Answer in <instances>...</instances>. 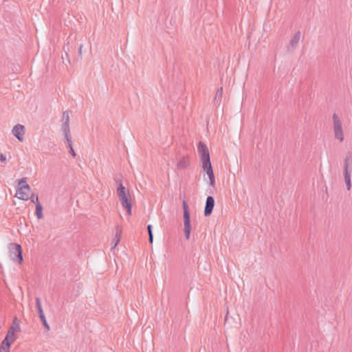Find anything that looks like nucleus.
Masks as SVG:
<instances>
[{"label":"nucleus","mask_w":352,"mask_h":352,"mask_svg":"<svg viewBox=\"0 0 352 352\" xmlns=\"http://www.w3.org/2000/svg\"><path fill=\"white\" fill-rule=\"evenodd\" d=\"M197 149L200 155L202 168L206 171L210 181V186H214L215 183L214 175L210 160L209 151L207 146L201 142L198 144Z\"/></svg>","instance_id":"nucleus-1"},{"label":"nucleus","mask_w":352,"mask_h":352,"mask_svg":"<svg viewBox=\"0 0 352 352\" xmlns=\"http://www.w3.org/2000/svg\"><path fill=\"white\" fill-rule=\"evenodd\" d=\"M20 323L16 317L14 318L12 324L0 346V352H9L10 345L16 340V332H20Z\"/></svg>","instance_id":"nucleus-2"},{"label":"nucleus","mask_w":352,"mask_h":352,"mask_svg":"<svg viewBox=\"0 0 352 352\" xmlns=\"http://www.w3.org/2000/svg\"><path fill=\"white\" fill-rule=\"evenodd\" d=\"M115 181L118 184L117 188V195L123 208L126 210L129 215L132 212L131 197L129 191L122 185L120 179L116 178Z\"/></svg>","instance_id":"nucleus-3"},{"label":"nucleus","mask_w":352,"mask_h":352,"mask_svg":"<svg viewBox=\"0 0 352 352\" xmlns=\"http://www.w3.org/2000/svg\"><path fill=\"white\" fill-rule=\"evenodd\" d=\"M18 190L15 197L19 199L27 201L29 199V192L30 191V186L27 184V178L23 177L19 180Z\"/></svg>","instance_id":"nucleus-4"},{"label":"nucleus","mask_w":352,"mask_h":352,"mask_svg":"<svg viewBox=\"0 0 352 352\" xmlns=\"http://www.w3.org/2000/svg\"><path fill=\"white\" fill-rule=\"evenodd\" d=\"M333 128L335 138L338 140L340 142L344 140V132L342 130V122L336 113H333Z\"/></svg>","instance_id":"nucleus-5"},{"label":"nucleus","mask_w":352,"mask_h":352,"mask_svg":"<svg viewBox=\"0 0 352 352\" xmlns=\"http://www.w3.org/2000/svg\"><path fill=\"white\" fill-rule=\"evenodd\" d=\"M10 257L14 261L21 263L23 261L21 246L17 243H12L9 250Z\"/></svg>","instance_id":"nucleus-6"},{"label":"nucleus","mask_w":352,"mask_h":352,"mask_svg":"<svg viewBox=\"0 0 352 352\" xmlns=\"http://www.w3.org/2000/svg\"><path fill=\"white\" fill-rule=\"evenodd\" d=\"M12 134L17 138L20 142L23 140V136L25 134V127L23 125L17 124L12 129Z\"/></svg>","instance_id":"nucleus-7"},{"label":"nucleus","mask_w":352,"mask_h":352,"mask_svg":"<svg viewBox=\"0 0 352 352\" xmlns=\"http://www.w3.org/2000/svg\"><path fill=\"white\" fill-rule=\"evenodd\" d=\"M184 232L186 240H188L191 233L190 216L187 214L184 217Z\"/></svg>","instance_id":"nucleus-8"},{"label":"nucleus","mask_w":352,"mask_h":352,"mask_svg":"<svg viewBox=\"0 0 352 352\" xmlns=\"http://www.w3.org/2000/svg\"><path fill=\"white\" fill-rule=\"evenodd\" d=\"M214 206V199L212 197L208 196L206 199L205 209H204V214L205 216L210 215Z\"/></svg>","instance_id":"nucleus-9"},{"label":"nucleus","mask_w":352,"mask_h":352,"mask_svg":"<svg viewBox=\"0 0 352 352\" xmlns=\"http://www.w3.org/2000/svg\"><path fill=\"white\" fill-rule=\"evenodd\" d=\"M300 39V32L298 31L297 32L293 38L291 39L289 44L287 47L288 51H293L298 47V45L299 43Z\"/></svg>","instance_id":"nucleus-10"},{"label":"nucleus","mask_w":352,"mask_h":352,"mask_svg":"<svg viewBox=\"0 0 352 352\" xmlns=\"http://www.w3.org/2000/svg\"><path fill=\"white\" fill-rule=\"evenodd\" d=\"M352 170V153L349 152L346 154L344 162V173H351Z\"/></svg>","instance_id":"nucleus-11"},{"label":"nucleus","mask_w":352,"mask_h":352,"mask_svg":"<svg viewBox=\"0 0 352 352\" xmlns=\"http://www.w3.org/2000/svg\"><path fill=\"white\" fill-rule=\"evenodd\" d=\"M61 131L65 140H69L72 138L70 133L69 123L63 122L61 125Z\"/></svg>","instance_id":"nucleus-12"},{"label":"nucleus","mask_w":352,"mask_h":352,"mask_svg":"<svg viewBox=\"0 0 352 352\" xmlns=\"http://www.w3.org/2000/svg\"><path fill=\"white\" fill-rule=\"evenodd\" d=\"M189 165V161L188 157H182L177 163L178 168L181 169L186 168Z\"/></svg>","instance_id":"nucleus-13"},{"label":"nucleus","mask_w":352,"mask_h":352,"mask_svg":"<svg viewBox=\"0 0 352 352\" xmlns=\"http://www.w3.org/2000/svg\"><path fill=\"white\" fill-rule=\"evenodd\" d=\"M344 177L346 189L349 190L351 188V173H344Z\"/></svg>","instance_id":"nucleus-14"},{"label":"nucleus","mask_w":352,"mask_h":352,"mask_svg":"<svg viewBox=\"0 0 352 352\" xmlns=\"http://www.w3.org/2000/svg\"><path fill=\"white\" fill-rule=\"evenodd\" d=\"M120 237H121V230L119 228V227H117L116 236L113 239L114 244L112 246V248H115L116 247V245L120 241Z\"/></svg>","instance_id":"nucleus-15"},{"label":"nucleus","mask_w":352,"mask_h":352,"mask_svg":"<svg viewBox=\"0 0 352 352\" xmlns=\"http://www.w3.org/2000/svg\"><path fill=\"white\" fill-rule=\"evenodd\" d=\"M35 300H36V308H37L38 313V316L40 317V316H44V313H43V308L41 306V302L40 298L36 297L35 298Z\"/></svg>","instance_id":"nucleus-16"},{"label":"nucleus","mask_w":352,"mask_h":352,"mask_svg":"<svg viewBox=\"0 0 352 352\" xmlns=\"http://www.w3.org/2000/svg\"><path fill=\"white\" fill-rule=\"evenodd\" d=\"M43 207L40 203L36 205V215L38 219H41L43 217L42 213Z\"/></svg>","instance_id":"nucleus-17"},{"label":"nucleus","mask_w":352,"mask_h":352,"mask_svg":"<svg viewBox=\"0 0 352 352\" xmlns=\"http://www.w3.org/2000/svg\"><path fill=\"white\" fill-rule=\"evenodd\" d=\"M67 143V145H68V148H69V153L73 156V157H75L76 156V153L72 147V138L69 139V140H66Z\"/></svg>","instance_id":"nucleus-18"},{"label":"nucleus","mask_w":352,"mask_h":352,"mask_svg":"<svg viewBox=\"0 0 352 352\" xmlns=\"http://www.w3.org/2000/svg\"><path fill=\"white\" fill-rule=\"evenodd\" d=\"M69 113L68 111H64L62 115V122L69 123Z\"/></svg>","instance_id":"nucleus-19"},{"label":"nucleus","mask_w":352,"mask_h":352,"mask_svg":"<svg viewBox=\"0 0 352 352\" xmlns=\"http://www.w3.org/2000/svg\"><path fill=\"white\" fill-rule=\"evenodd\" d=\"M222 94H223V88L221 87L220 89H219L216 93V95H215V101L217 102H220L221 101V97H222Z\"/></svg>","instance_id":"nucleus-20"},{"label":"nucleus","mask_w":352,"mask_h":352,"mask_svg":"<svg viewBox=\"0 0 352 352\" xmlns=\"http://www.w3.org/2000/svg\"><path fill=\"white\" fill-rule=\"evenodd\" d=\"M40 320H41L44 327L47 329V330H50V325L48 324L47 320H46V318H45V315L43 316H40L39 317Z\"/></svg>","instance_id":"nucleus-21"},{"label":"nucleus","mask_w":352,"mask_h":352,"mask_svg":"<svg viewBox=\"0 0 352 352\" xmlns=\"http://www.w3.org/2000/svg\"><path fill=\"white\" fill-rule=\"evenodd\" d=\"M29 199H30L31 201L35 204L36 205L38 204V203H39L38 196L34 195V194H32V195L29 197Z\"/></svg>","instance_id":"nucleus-22"},{"label":"nucleus","mask_w":352,"mask_h":352,"mask_svg":"<svg viewBox=\"0 0 352 352\" xmlns=\"http://www.w3.org/2000/svg\"><path fill=\"white\" fill-rule=\"evenodd\" d=\"M182 207H183V210H184V217L185 216L186 214H187L188 215H190V213L188 210V206L185 201H183Z\"/></svg>","instance_id":"nucleus-23"},{"label":"nucleus","mask_w":352,"mask_h":352,"mask_svg":"<svg viewBox=\"0 0 352 352\" xmlns=\"http://www.w3.org/2000/svg\"><path fill=\"white\" fill-rule=\"evenodd\" d=\"M0 160L1 162H5L6 161V155L3 153H1L0 154Z\"/></svg>","instance_id":"nucleus-24"},{"label":"nucleus","mask_w":352,"mask_h":352,"mask_svg":"<svg viewBox=\"0 0 352 352\" xmlns=\"http://www.w3.org/2000/svg\"><path fill=\"white\" fill-rule=\"evenodd\" d=\"M152 228H153V227L151 225H148L147 230H148V235H150L151 234H153Z\"/></svg>","instance_id":"nucleus-25"},{"label":"nucleus","mask_w":352,"mask_h":352,"mask_svg":"<svg viewBox=\"0 0 352 352\" xmlns=\"http://www.w3.org/2000/svg\"><path fill=\"white\" fill-rule=\"evenodd\" d=\"M148 239H149V242L151 243H153V234H151L150 235H148Z\"/></svg>","instance_id":"nucleus-26"},{"label":"nucleus","mask_w":352,"mask_h":352,"mask_svg":"<svg viewBox=\"0 0 352 352\" xmlns=\"http://www.w3.org/2000/svg\"><path fill=\"white\" fill-rule=\"evenodd\" d=\"M82 45H80L79 49H78V52L80 54L82 53Z\"/></svg>","instance_id":"nucleus-27"}]
</instances>
